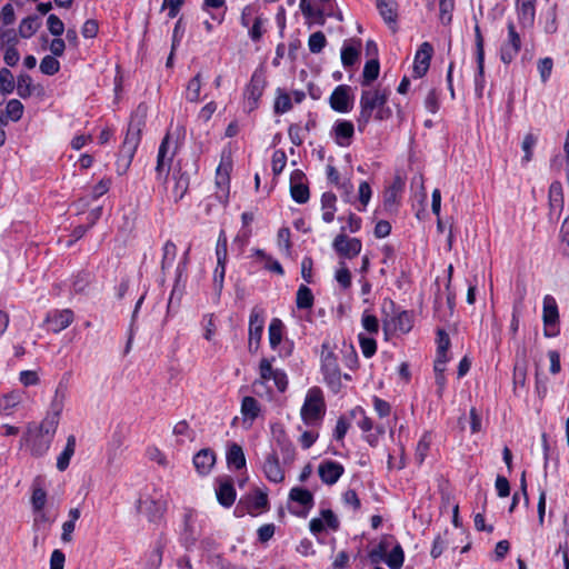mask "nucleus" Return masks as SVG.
Here are the masks:
<instances>
[{"label":"nucleus","mask_w":569,"mask_h":569,"mask_svg":"<svg viewBox=\"0 0 569 569\" xmlns=\"http://www.w3.org/2000/svg\"><path fill=\"white\" fill-rule=\"evenodd\" d=\"M389 90L385 88H375L361 92L359 106L360 111L357 117L358 130L363 132L373 117L377 121L388 120L392 116L390 107L387 106Z\"/></svg>","instance_id":"f257e3e1"},{"label":"nucleus","mask_w":569,"mask_h":569,"mask_svg":"<svg viewBox=\"0 0 569 569\" xmlns=\"http://www.w3.org/2000/svg\"><path fill=\"white\" fill-rule=\"evenodd\" d=\"M326 412L323 393L320 388H310L301 408V418L307 425H315L322 419Z\"/></svg>","instance_id":"f03ea898"},{"label":"nucleus","mask_w":569,"mask_h":569,"mask_svg":"<svg viewBox=\"0 0 569 569\" xmlns=\"http://www.w3.org/2000/svg\"><path fill=\"white\" fill-rule=\"evenodd\" d=\"M64 398V391L58 388L51 402L50 412H48L39 426H32L36 430L40 431L41 435L53 439L59 425L60 415L63 410Z\"/></svg>","instance_id":"7ed1b4c3"},{"label":"nucleus","mask_w":569,"mask_h":569,"mask_svg":"<svg viewBox=\"0 0 569 569\" xmlns=\"http://www.w3.org/2000/svg\"><path fill=\"white\" fill-rule=\"evenodd\" d=\"M144 113L139 116L138 112L131 117L129 127L124 137V141L121 146L120 153L127 159L129 164L136 153V150L140 142L141 130L144 124Z\"/></svg>","instance_id":"20e7f679"},{"label":"nucleus","mask_w":569,"mask_h":569,"mask_svg":"<svg viewBox=\"0 0 569 569\" xmlns=\"http://www.w3.org/2000/svg\"><path fill=\"white\" fill-rule=\"evenodd\" d=\"M321 369L327 383L333 389L340 388L341 372L335 353L328 349L326 345L322 346L321 352Z\"/></svg>","instance_id":"39448f33"},{"label":"nucleus","mask_w":569,"mask_h":569,"mask_svg":"<svg viewBox=\"0 0 569 569\" xmlns=\"http://www.w3.org/2000/svg\"><path fill=\"white\" fill-rule=\"evenodd\" d=\"M268 507L267 493L256 490L253 493L247 495L238 502L234 513L238 517H242L244 513L257 515L261 510H266Z\"/></svg>","instance_id":"423d86ee"},{"label":"nucleus","mask_w":569,"mask_h":569,"mask_svg":"<svg viewBox=\"0 0 569 569\" xmlns=\"http://www.w3.org/2000/svg\"><path fill=\"white\" fill-rule=\"evenodd\" d=\"M170 137L167 134L159 147L156 164V178L159 182L166 183L171 169V162L173 159V151H170L169 146Z\"/></svg>","instance_id":"0eeeda50"},{"label":"nucleus","mask_w":569,"mask_h":569,"mask_svg":"<svg viewBox=\"0 0 569 569\" xmlns=\"http://www.w3.org/2000/svg\"><path fill=\"white\" fill-rule=\"evenodd\" d=\"M264 328V310L261 307H253L249 317V350L251 351L253 346L257 350L260 346Z\"/></svg>","instance_id":"6e6552de"},{"label":"nucleus","mask_w":569,"mask_h":569,"mask_svg":"<svg viewBox=\"0 0 569 569\" xmlns=\"http://www.w3.org/2000/svg\"><path fill=\"white\" fill-rule=\"evenodd\" d=\"M542 320L545 325V336H557L559 331L556 327L559 321V312L557 302L551 296H546L543 298Z\"/></svg>","instance_id":"1a4fd4ad"},{"label":"nucleus","mask_w":569,"mask_h":569,"mask_svg":"<svg viewBox=\"0 0 569 569\" xmlns=\"http://www.w3.org/2000/svg\"><path fill=\"white\" fill-rule=\"evenodd\" d=\"M521 48L520 36L512 22L508 23V39L502 43L500 50V59L503 63L509 64L519 53Z\"/></svg>","instance_id":"9d476101"},{"label":"nucleus","mask_w":569,"mask_h":569,"mask_svg":"<svg viewBox=\"0 0 569 569\" xmlns=\"http://www.w3.org/2000/svg\"><path fill=\"white\" fill-rule=\"evenodd\" d=\"M260 378L262 381L273 380L279 392H284L288 387V378L284 371L273 369L271 360L263 358L259 365Z\"/></svg>","instance_id":"9b49d317"},{"label":"nucleus","mask_w":569,"mask_h":569,"mask_svg":"<svg viewBox=\"0 0 569 569\" xmlns=\"http://www.w3.org/2000/svg\"><path fill=\"white\" fill-rule=\"evenodd\" d=\"M351 88L347 84L338 86L329 98L330 107L341 113L349 112L352 109Z\"/></svg>","instance_id":"f8f14e48"},{"label":"nucleus","mask_w":569,"mask_h":569,"mask_svg":"<svg viewBox=\"0 0 569 569\" xmlns=\"http://www.w3.org/2000/svg\"><path fill=\"white\" fill-rule=\"evenodd\" d=\"M475 42H476V59L478 66V74L476 77V91L479 97L482 94L483 89V72H485V40L478 24L475 26Z\"/></svg>","instance_id":"ddd939ff"},{"label":"nucleus","mask_w":569,"mask_h":569,"mask_svg":"<svg viewBox=\"0 0 569 569\" xmlns=\"http://www.w3.org/2000/svg\"><path fill=\"white\" fill-rule=\"evenodd\" d=\"M53 439L41 435L40 431L36 430L33 427H28L26 441L29 445V450L34 457H42L46 455L51 446Z\"/></svg>","instance_id":"4468645a"},{"label":"nucleus","mask_w":569,"mask_h":569,"mask_svg":"<svg viewBox=\"0 0 569 569\" xmlns=\"http://www.w3.org/2000/svg\"><path fill=\"white\" fill-rule=\"evenodd\" d=\"M264 84L266 81L262 73L254 72L244 90L246 102L250 111L257 108L258 101L263 93Z\"/></svg>","instance_id":"2eb2a0df"},{"label":"nucleus","mask_w":569,"mask_h":569,"mask_svg":"<svg viewBox=\"0 0 569 569\" xmlns=\"http://www.w3.org/2000/svg\"><path fill=\"white\" fill-rule=\"evenodd\" d=\"M333 249L342 257L353 258L361 251V241L358 238H348L345 233H339L333 240Z\"/></svg>","instance_id":"dca6fc26"},{"label":"nucleus","mask_w":569,"mask_h":569,"mask_svg":"<svg viewBox=\"0 0 569 569\" xmlns=\"http://www.w3.org/2000/svg\"><path fill=\"white\" fill-rule=\"evenodd\" d=\"M433 48L429 42H423L419 47L415 56L413 74L417 78L423 77L429 67L432 58Z\"/></svg>","instance_id":"f3484780"},{"label":"nucleus","mask_w":569,"mask_h":569,"mask_svg":"<svg viewBox=\"0 0 569 569\" xmlns=\"http://www.w3.org/2000/svg\"><path fill=\"white\" fill-rule=\"evenodd\" d=\"M305 174L300 170H295L290 177V193L298 203H306L309 200V188L303 182Z\"/></svg>","instance_id":"a211bd4d"},{"label":"nucleus","mask_w":569,"mask_h":569,"mask_svg":"<svg viewBox=\"0 0 569 569\" xmlns=\"http://www.w3.org/2000/svg\"><path fill=\"white\" fill-rule=\"evenodd\" d=\"M74 319V315L70 309L54 310L49 312L46 322L50 326L54 333L68 328Z\"/></svg>","instance_id":"6ab92c4d"},{"label":"nucleus","mask_w":569,"mask_h":569,"mask_svg":"<svg viewBox=\"0 0 569 569\" xmlns=\"http://www.w3.org/2000/svg\"><path fill=\"white\" fill-rule=\"evenodd\" d=\"M343 467L337 461L327 460L319 465L318 473L326 485L336 483L343 473Z\"/></svg>","instance_id":"aec40b11"},{"label":"nucleus","mask_w":569,"mask_h":569,"mask_svg":"<svg viewBox=\"0 0 569 569\" xmlns=\"http://www.w3.org/2000/svg\"><path fill=\"white\" fill-rule=\"evenodd\" d=\"M232 169L231 159L229 156H222L221 161L216 171V184L222 196H227L229 191L230 171Z\"/></svg>","instance_id":"412c9836"},{"label":"nucleus","mask_w":569,"mask_h":569,"mask_svg":"<svg viewBox=\"0 0 569 569\" xmlns=\"http://www.w3.org/2000/svg\"><path fill=\"white\" fill-rule=\"evenodd\" d=\"M377 8L383 21L389 26L392 32L397 31V2L396 0H376Z\"/></svg>","instance_id":"4be33fe9"},{"label":"nucleus","mask_w":569,"mask_h":569,"mask_svg":"<svg viewBox=\"0 0 569 569\" xmlns=\"http://www.w3.org/2000/svg\"><path fill=\"white\" fill-rule=\"evenodd\" d=\"M332 132L337 144L348 147L351 143L355 127L349 120H338L332 128Z\"/></svg>","instance_id":"5701e85b"},{"label":"nucleus","mask_w":569,"mask_h":569,"mask_svg":"<svg viewBox=\"0 0 569 569\" xmlns=\"http://www.w3.org/2000/svg\"><path fill=\"white\" fill-rule=\"evenodd\" d=\"M263 472L266 477L272 482H281L284 479V471L282 470L279 459L276 452H271L267 456L263 463Z\"/></svg>","instance_id":"b1692460"},{"label":"nucleus","mask_w":569,"mask_h":569,"mask_svg":"<svg viewBox=\"0 0 569 569\" xmlns=\"http://www.w3.org/2000/svg\"><path fill=\"white\" fill-rule=\"evenodd\" d=\"M218 502L228 508L231 507L236 500V490L231 479H220L219 486L216 490Z\"/></svg>","instance_id":"393cba45"},{"label":"nucleus","mask_w":569,"mask_h":569,"mask_svg":"<svg viewBox=\"0 0 569 569\" xmlns=\"http://www.w3.org/2000/svg\"><path fill=\"white\" fill-rule=\"evenodd\" d=\"M216 462V455L210 449H201L193 457V465L200 475H207Z\"/></svg>","instance_id":"a878e982"},{"label":"nucleus","mask_w":569,"mask_h":569,"mask_svg":"<svg viewBox=\"0 0 569 569\" xmlns=\"http://www.w3.org/2000/svg\"><path fill=\"white\" fill-rule=\"evenodd\" d=\"M537 0H517L518 18L522 27H531L535 22V4Z\"/></svg>","instance_id":"bb28decb"},{"label":"nucleus","mask_w":569,"mask_h":569,"mask_svg":"<svg viewBox=\"0 0 569 569\" xmlns=\"http://www.w3.org/2000/svg\"><path fill=\"white\" fill-rule=\"evenodd\" d=\"M299 7L301 9L302 14L306 18L312 19L315 22L320 23V24L325 23V14H328V16L331 14L330 7H322L321 9H315L309 0H300Z\"/></svg>","instance_id":"cd10ccee"},{"label":"nucleus","mask_w":569,"mask_h":569,"mask_svg":"<svg viewBox=\"0 0 569 569\" xmlns=\"http://www.w3.org/2000/svg\"><path fill=\"white\" fill-rule=\"evenodd\" d=\"M436 0H428L427 8L435 9ZM439 6V20L443 26H449L452 21V12L455 10V0H438Z\"/></svg>","instance_id":"c85d7f7f"},{"label":"nucleus","mask_w":569,"mask_h":569,"mask_svg":"<svg viewBox=\"0 0 569 569\" xmlns=\"http://www.w3.org/2000/svg\"><path fill=\"white\" fill-rule=\"evenodd\" d=\"M174 184L172 188V196L174 201L181 200L189 189L190 176L187 171L178 170L173 173Z\"/></svg>","instance_id":"c756f323"},{"label":"nucleus","mask_w":569,"mask_h":569,"mask_svg":"<svg viewBox=\"0 0 569 569\" xmlns=\"http://www.w3.org/2000/svg\"><path fill=\"white\" fill-rule=\"evenodd\" d=\"M76 450V437L69 436L67 439V445L62 452L57 458V468L59 471H64L70 463V460L72 456L74 455Z\"/></svg>","instance_id":"7c9ffc66"},{"label":"nucleus","mask_w":569,"mask_h":569,"mask_svg":"<svg viewBox=\"0 0 569 569\" xmlns=\"http://www.w3.org/2000/svg\"><path fill=\"white\" fill-rule=\"evenodd\" d=\"M138 511L139 512H142L141 510V507L142 505H146L147 506V516L149 518L150 521H158L164 510H166V505L164 502H161V501H156V500H152V499H149V500H146V501H142V500H139L138 501Z\"/></svg>","instance_id":"2f4dec72"},{"label":"nucleus","mask_w":569,"mask_h":569,"mask_svg":"<svg viewBox=\"0 0 569 569\" xmlns=\"http://www.w3.org/2000/svg\"><path fill=\"white\" fill-rule=\"evenodd\" d=\"M260 405L256 398L246 396L241 401V415L244 421L250 420L251 422L258 418L260 413Z\"/></svg>","instance_id":"473e14b6"},{"label":"nucleus","mask_w":569,"mask_h":569,"mask_svg":"<svg viewBox=\"0 0 569 569\" xmlns=\"http://www.w3.org/2000/svg\"><path fill=\"white\" fill-rule=\"evenodd\" d=\"M227 462L237 470L242 469L246 466V457L241 446L233 442L228 447Z\"/></svg>","instance_id":"72a5a7b5"},{"label":"nucleus","mask_w":569,"mask_h":569,"mask_svg":"<svg viewBox=\"0 0 569 569\" xmlns=\"http://www.w3.org/2000/svg\"><path fill=\"white\" fill-rule=\"evenodd\" d=\"M283 322L279 318H273L270 321L269 329H268V336H269V343L270 347L276 350L277 347L282 341V335H283Z\"/></svg>","instance_id":"f704fd0d"},{"label":"nucleus","mask_w":569,"mask_h":569,"mask_svg":"<svg viewBox=\"0 0 569 569\" xmlns=\"http://www.w3.org/2000/svg\"><path fill=\"white\" fill-rule=\"evenodd\" d=\"M289 498L290 500L298 502L307 509H311L313 506V495L311 491L300 487L292 488L289 492Z\"/></svg>","instance_id":"c9c22d12"},{"label":"nucleus","mask_w":569,"mask_h":569,"mask_svg":"<svg viewBox=\"0 0 569 569\" xmlns=\"http://www.w3.org/2000/svg\"><path fill=\"white\" fill-rule=\"evenodd\" d=\"M41 21L37 16H29L24 18L19 26V34L22 38H31L40 28Z\"/></svg>","instance_id":"e433bc0d"},{"label":"nucleus","mask_w":569,"mask_h":569,"mask_svg":"<svg viewBox=\"0 0 569 569\" xmlns=\"http://www.w3.org/2000/svg\"><path fill=\"white\" fill-rule=\"evenodd\" d=\"M380 64L378 59L373 58L367 61L362 71L361 84L365 87L369 86L372 81H375L378 78Z\"/></svg>","instance_id":"4c0bfd02"},{"label":"nucleus","mask_w":569,"mask_h":569,"mask_svg":"<svg viewBox=\"0 0 569 569\" xmlns=\"http://www.w3.org/2000/svg\"><path fill=\"white\" fill-rule=\"evenodd\" d=\"M549 204L551 210H561L563 207L562 186L559 181H553L549 187Z\"/></svg>","instance_id":"58836bf2"},{"label":"nucleus","mask_w":569,"mask_h":569,"mask_svg":"<svg viewBox=\"0 0 569 569\" xmlns=\"http://www.w3.org/2000/svg\"><path fill=\"white\" fill-rule=\"evenodd\" d=\"M313 295L309 287L301 284L297 291L296 303L298 309H310L313 306Z\"/></svg>","instance_id":"ea45409f"},{"label":"nucleus","mask_w":569,"mask_h":569,"mask_svg":"<svg viewBox=\"0 0 569 569\" xmlns=\"http://www.w3.org/2000/svg\"><path fill=\"white\" fill-rule=\"evenodd\" d=\"M201 73L198 72L187 84L186 98L190 102H198L200 99L201 91Z\"/></svg>","instance_id":"a19ab883"},{"label":"nucleus","mask_w":569,"mask_h":569,"mask_svg":"<svg viewBox=\"0 0 569 569\" xmlns=\"http://www.w3.org/2000/svg\"><path fill=\"white\" fill-rule=\"evenodd\" d=\"M392 328L401 333H407L412 328V317L409 312L402 311L391 321Z\"/></svg>","instance_id":"79ce46f5"},{"label":"nucleus","mask_w":569,"mask_h":569,"mask_svg":"<svg viewBox=\"0 0 569 569\" xmlns=\"http://www.w3.org/2000/svg\"><path fill=\"white\" fill-rule=\"evenodd\" d=\"M405 553L402 547L397 543L386 558V563L390 569H400L403 565Z\"/></svg>","instance_id":"37998d69"},{"label":"nucleus","mask_w":569,"mask_h":569,"mask_svg":"<svg viewBox=\"0 0 569 569\" xmlns=\"http://www.w3.org/2000/svg\"><path fill=\"white\" fill-rule=\"evenodd\" d=\"M227 247H228L227 234L223 230H221L219 233L217 247H216V256H217L218 264L227 263V258H228Z\"/></svg>","instance_id":"c03bdc74"},{"label":"nucleus","mask_w":569,"mask_h":569,"mask_svg":"<svg viewBox=\"0 0 569 569\" xmlns=\"http://www.w3.org/2000/svg\"><path fill=\"white\" fill-rule=\"evenodd\" d=\"M23 104L18 99H11L6 106V114L11 121H19L23 114Z\"/></svg>","instance_id":"a18cd8bd"},{"label":"nucleus","mask_w":569,"mask_h":569,"mask_svg":"<svg viewBox=\"0 0 569 569\" xmlns=\"http://www.w3.org/2000/svg\"><path fill=\"white\" fill-rule=\"evenodd\" d=\"M17 92L23 99L32 94V79L29 74L22 73L18 77Z\"/></svg>","instance_id":"49530a36"},{"label":"nucleus","mask_w":569,"mask_h":569,"mask_svg":"<svg viewBox=\"0 0 569 569\" xmlns=\"http://www.w3.org/2000/svg\"><path fill=\"white\" fill-rule=\"evenodd\" d=\"M0 89L3 94H9L14 90L13 74L7 68L0 69Z\"/></svg>","instance_id":"de8ad7c7"},{"label":"nucleus","mask_w":569,"mask_h":569,"mask_svg":"<svg viewBox=\"0 0 569 569\" xmlns=\"http://www.w3.org/2000/svg\"><path fill=\"white\" fill-rule=\"evenodd\" d=\"M163 254H162V261H161V268L164 270L166 268H169L172 266L176 256H177V247L176 244L168 240L163 248H162Z\"/></svg>","instance_id":"09e8293b"},{"label":"nucleus","mask_w":569,"mask_h":569,"mask_svg":"<svg viewBox=\"0 0 569 569\" xmlns=\"http://www.w3.org/2000/svg\"><path fill=\"white\" fill-rule=\"evenodd\" d=\"M359 58V50L352 46H343L341 49V62L345 68L353 66Z\"/></svg>","instance_id":"8fccbe9b"},{"label":"nucleus","mask_w":569,"mask_h":569,"mask_svg":"<svg viewBox=\"0 0 569 569\" xmlns=\"http://www.w3.org/2000/svg\"><path fill=\"white\" fill-rule=\"evenodd\" d=\"M326 43H327L326 36L321 31L313 32L309 37V40H308V47L312 53L321 52L322 49L325 48Z\"/></svg>","instance_id":"3c124183"},{"label":"nucleus","mask_w":569,"mask_h":569,"mask_svg":"<svg viewBox=\"0 0 569 569\" xmlns=\"http://www.w3.org/2000/svg\"><path fill=\"white\" fill-rule=\"evenodd\" d=\"M60 69V62L53 56H46L40 62V71L47 76L56 74Z\"/></svg>","instance_id":"603ef678"},{"label":"nucleus","mask_w":569,"mask_h":569,"mask_svg":"<svg viewBox=\"0 0 569 569\" xmlns=\"http://www.w3.org/2000/svg\"><path fill=\"white\" fill-rule=\"evenodd\" d=\"M47 502V492L41 488L37 487L34 485L32 496H31V503L34 511L40 512Z\"/></svg>","instance_id":"864d4df0"},{"label":"nucleus","mask_w":569,"mask_h":569,"mask_svg":"<svg viewBox=\"0 0 569 569\" xmlns=\"http://www.w3.org/2000/svg\"><path fill=\"white\" fill-rule=\"evenodd\" d=\"M537 143V137L533 133H527L523 138L521 148L525 152L522 163H528L532 159V150Z\"/></svg>","instance_id":"5fc2aeb1"},{"label":"nucleus","mask_w":569,"mask_h":569,"mask_svg":"<svg viewBox=\"0 0 569 569\" xmlns=\"http://www.w3.org/2000/svg\"><path fill=\"white\" fill-rule=\"evenodd\" d=\"M361 351L366 358H371L377 351V342L362 333L358 336Z\"/></svg>","instance_id":"6e6d98bb"},{"label":"nucleus","mask_w":569,"mask_h":569,"mask_svg":"<svg viewBox=\"0 0 569 569\" xmlns=\"http://www.w3.org/2000/svg\"><path fill=\"white\" fill-rule=\"evenodd\" d=\"M162 562V547L157 546L147 557V569H159Z\"/></svg>","instance_id":"4d7b16f0"},{"label":"nucleus","mask_w":569,"mask_h":569,"mask_svg":"<svg viewBox=\"0 0 569 569\" xmlns=\"http://www.w3.org/2000/svg\"><path fill=\"white\" fill-rule=\"evenodd\" d=\"M287 163V156L282 150H276L272 154V172L278 176L282 172Z\"/></svg>","instance_id":"13d9d810"},{"label":"nucleus","mask_w":569,"mask_h":569,"mask_svg":"<svg viewBox=\"0 0 569 569\" xmlns=\"http://www.w3.org/2000/svg\"><path fill=\"white\" fill-rule=\"evenodd\" d=\"M47 24L50 33L56 37H60L64 31V24L62 20L56 14H50L48 17Z\"/></svg>","instance_id":"bf43d9fd"},{"label":"nucleus","mask_w":569,"mask_h":569,"mask_svg":"<svg viewBox=\"0 0 569 569\" xmlns=\"http://www.w3.org/2000/svg\"><path fill=\"white\" fill-rule=\"evenodd\" d=\"M266 20L262 17H256L253 20L252 27L249 29V36L252 41H260L261 37L264 33V26Z\"/></svg>","instance_id":"052dcab7"},{"label":"nucleus","mask_w":569,"mask_h":569,"mask_svg":"<svg viewBox=\"0 0 569 569\" xmlns=\"http://www.w3.org/2000/svg\"><path fill=\"white\" fill-rule=\"evenodd\" d=\"M278 246L287 253H290L291 242H290V230L289 228H281L277 234Z\"/></svg>","instance_id":"680f3d73"},{"label":"nucleus","mask_w":569,"mask_h":569,"mask_svg":"<svg viewBox=\"0 0 569 569\" xmlns=\"http://www.w3.org/2000/svg\"><path fill=\"white\" fill-rule=\"evenodd\" d=\"M560 238H561V253L569 258V217L565 219L561 230H560Z\"/></svg>","instance_id":"e2e57ef3"},{"label":"nucleus","mask_w":569,"mask_h":569,"mask_svg":"<svg viewBox=\"0 0 569 569\" xmlns=\"http://www.w3.org/2000/svg\"><path fill=\"white\" fill-rule=\"evenodd\" d=\"M437 343H438L437 353H439L441 356L447 355V351L450 347V339H449L448 333L442 329H439L437 331Z\"/></svg>","instance_id":"0e129e2a"},{"label":"nucleus","mask_w":569,"mask_h":569,"mask_svg":"<svg viewBox=\"0 0 569 569\" xmlns=\"http://www.w3.org/2000/svg\"><path fill=\"white\" fill-rule=\"evenodd\" d=\"M362 327L369 332V333H377L379 331V322L376 316L369 315L365 312L362 315Z\"/></svg>","instance_id":"69168bd1"},{"label":"nucleus","mask_w":569,"mask_h":569,"mask_svg":"<svg viewBox=\"0 0 569 569\" xmlns=\"http://www.w3.org/2000/svg\"><path fill=\"white\" fill-rule=\"evenodd\" d=\"M302 131H303V128L298 123H293L289 127L288 134H289L290 141L295 146L302 144V142H303Z\"/></svg>","instance_id":"338daca9"},{"label":"nucleus","mask_w":569,"mask_h":569,"mask_svg":"<svg viewBox=\"0 0 569 569\" xmlns=\"http://www.w3.org/2000/svg\"><path fill=\"white\" fill-rule=\"evenodd\" d=\"M292 108L291 99L287 93L280 94L274 103V111L277 113H284Z\"/></svg>","instance_id":"774afa93"}]
</instances>
